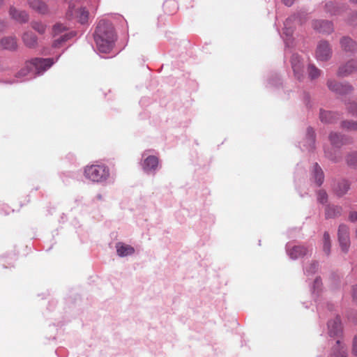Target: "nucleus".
Here are the masks:
<instances>
[{
	"instance_id": "obj_1",
	"label": "nucleus",
	"mask_w": 357,
	"mask_h": 357,
	"mask_svg": "<svg viewBox=\"0 0 357 357\" xmlns=\"http://www.w3.org/2000/svg\"><path fill=\"white\" fill-rule=\"evenodd\" d=\"M94 39L100 52H109L113 48L116 39L112 24L105 20H100L96 26Z\"/></svg>"
},
{
	"instance_id": "obj_2",
	"label": "nucleus",
	"mask_w": 357,
	"mask_h": 357,
	"mask_svg": "<svg viewBox=\"0 0 357 357\" xmlns=\"http://www.w3.org/2000/svg\"><path fill=\"white\" fill-rule=\"evenodd\" d=\"M84 175L92 182H102L109 176V168L105 165H91L85 167Z\"/></svg>"
},
{
	"instance_id": "obj_3",
	"label": "nucleus",
	"mask_w": 357,
	"mask_h": 357,
	"mask_svg": "<svg viewBox=\"0 0 357 357\" xmlns=\"http://www.w3.org/2000/svg\"><path fill=\"white\" fill-rule=\"evenodd\" d=\"M53 63L52 59L34 58L25 62V69L22 70L20 73L26 75L29 71H35L39 74L50 68Z\"/></svg>"
},
{
	"instance_id": "obj_4",
	"label": "nucleus",
	"mask_w": 357,
	"mask_h": 357,
	"mask_svg": "<svg viewBox=\"0 0 357 357\" xmlns=\"http://www.w3.org/2000/svg\"><path fill=\"white\" fill-rule=\"evenodd\" d=\"M333 51L330 44L325 40L320 41L317 45L315 56L318 61H326L332 56Z\"/></svg>"
},
{
	"instance_id": "obj_5",
	"label": "nucleus",
	"mask_w": 357,
	"mask_h": 357,
	"mask_svg": "<svg viewBox=\"0 0 357 357\" xmlns=\"http://www.w3.org/2000/svg\"><path fill=\"white\" fill-rule=\"evenodd\" d=\"M338 239L342 250L344 252H347L350 244L349 229L347 225H340L338 229Z\"/></svg>"
},
{
	"instance_id": "obj_6",
	"label": "nucleus",
	"mask_w": 357,
	"mask_h": 357,
	"mask_svg": "<svg viewBox=\"0 0 357 357\" xmlns=\"http://www.w3.org/2000/svg\"><path fill=\"white\" fill-rule=\"evenodd\" d=\"M75 6L71 3L69 4L68 10L66 13L68 18L75 17L78 22L81 24H84L88 21L89 19V11L85 8H81L79 10H76L75 13H73V8Z\"/></svg>"
},
{
	"instance_id": "obj_7",
	"label": "nucleus",
	"mask_w": 357,
	"mask_h": 357,
	"mask_svg": "<svg viewBox=\"0 0 357 357\" xmlns=\"http://www.w3.org/2000/svg\"><path fill=\"white\" fill-rule=\"evenodd\" d=\"M327 86L331 91L339 95L347 94L353 89L349 84H342L332 79L328 80Z\"/></svg>"
},
{
	"instance_id": "obj_8",
	"label": "nucleus",
	"mask_w": 357,
	"mask_h": 357,
	"mask_svg": "<svg viewBox=\"0 0 357 357\" xmlns=\"http://www.w3.org/2000/svg\"><path fill=\"white\" fill-rule=\"evenodd\" d=\"M310 252L309 248L305 245H294L287 249V254L292 259L303 257Z\"/></svg>"
},
{
	"instance_id": "obj_9",
	"label": "nucleus",
	"mask_w": 357,
	"mask_h": 357,
	"mask_svg": "<svg viewBox=\"0 0 357 357\" xmlns=\"http://www.w3.org/2000/svg\"><path fill=\"white\" fill-rule=\"evenodd\" d=\"M357 71V59H351L341 66L337 71L339 76L345 77Z\"/></svg>"
},
{
	"instance_id": "obj_10",
	"label": "nucleus",
	"mask_w": 357,
	"mask_h": 357,
	"mask_svg": "<svg viewBox=\"0 0 357 357\" xmlns=\"http://www.w3.org/2000/svg\"><path fill=\"white\" fill-rule=\"evenodd\" d=\"M349 187V183L344 179L335 181L332 185L333 192L338 197L345 195L348 192Z\"/></svg>"
},
{
	"instance_id": "obj_11",
	"label": "nucleus",
	"mask_w": 357,
	"mask_h": 357,
	"mask_svg": "<svg viewBox=\"0 0 357 357\" xmlns=\"http://www.w3.org/2000/svg\"><path fill=\"white\" fill-rule=\"evenodd\" d=\"M312 26L319 32L330 33L333 31V24L328 21L314 20Z\"/></svg>"
},
{
	"instance_id": "obj_12",
	"label": "nucleus",
	"mask_w": 357,
	"mask_h": 357,
	"mask_svg": "<svg viewBox=\"0 0 357 357\" xmlns=\"http://www.w3.org/2000/svg\"><path fill=\"white\" fill-rule=\"evenodd\" d=\"M9 15L20 23H25L29 20V15L25 11L17 10L14 6L10 7Z\"/></svg>"
},
{
	"instance_id": "obj_13",
	"label": "nucleus",
	"mask_w": 357,
	"mask_h": 357,
	"mask_svg": "<svg viewBox=\"0 0 357 357\" xmlns=\"http://www.w3.org/2000/svg\"><path fill=\"white\" fill-rule=\"evenodd\" d=\"M291 63L296 77L298 79H301L303 76V66L300 56L298 54H293L291 59Z\"/></svg>"
},
{
	"instance_id": "obj_14",
	"label": "nucleus",
	"mask_w": 357,
	"mask_h": 357,
	"mask_svg": "<svg viewBox=\"0 0 357 357\" xmlns=\"http://www.w3.org/2000/svg\"><path fill=\"white\" fill-rule=\"evenodd\" d=\"M0 47L3 50H15L17 47L16 38L8 36L1 38L0 40Z\"/></svg>"
},
{
	"instance_id": "obj_15",
	"label": "nucleus",
	"mask_w": 357,
	"mask_h": 357,
	"mask_svg": "<svg viewBox=\"0 0 357 357\" xmlns=\"http://www.w3.org/2000/svg\"><path fill=\"white\" fill-rule=\"evenodd\" d=\"M22 38L24 45L29 48H35L38 45L37 37L31 31L24 32Z\"/></svg>"
},
{
	"instance_id": "obj_16",
	"label": "nucleus",
	"mask_w": 357,
	"mask_h": 357,
	"mask_svg": "<svg viewBox=\"0 0 357 357\" xmlns=\"http://www.w3.org/2000/svg\"><path fill=\"white\" fill-rule=\"evenodd\" d=\"M340 45L344 52H354L357 51V43L349 37L342 38Z\"/></svg>"
},
{
	"instance_id": "obj_17",
	"label": "nucleus",
	"mask_w": 357,
	"mask_h": 357,
	"mask_svg": "<svg viewBox=\"0 0 357 357\" xmlns=\"http://www.w3.org/2000/svg\"><path fill=\"white\" fill-rule=\"evenodd\" d=\"M328 327L330 336H338L342 331L341 322L338 317L330 321Z\"/></svg>"
},
{
	"instance_id": "obj_18",
	"label": "nucleus",
	"mask_w": 357,
	"mask_h": 357,
	"mask_svg": "<svg viewBox=\"0 0 357 357\" xmlns=\"http://www.w3.org/2000/svg\"><path fill=\"white\" fill-rule=\"evenodd\" d=\"M312 179L314 180L317 186H320L324 182V172L317 163H315L313 166Z\"/></svg>"
},
{
	"instance_id": "obj_19",
	"label": "nucleus",
	"mask_w": 357,
	"mask_h": 357,
	"mask_svg": "<svg viewBox=\"0 0 357 357\" xmlns=\"http://www.w3.org/2000/svg\"><path fill=\"white\" fill-rule=\"evenodd\" d=\"M328 138L331 144L337 148H340L342 146L347 144V139L337 132H331Z\"/></svg>"
},
{
	"instance_id": "obj_20",
	"label": "nucleus",
	"mask_w": 357,
	"mask_h": 357,
	"mask_svg": "<svg viewBox=\"0 0 357 357\" xmlns=\"http://www.w3.org/2000/svg\"><path fill=\"white\" fill-rule=\"evenodd\" d=\"M319 117L324 123H333L339 119V115L335 112L321 109Z\"/></svg>"
},
{
	"instance_id": "obj_21",
	"label": "nucleus",
	"mask_w": 357,
	"mask_h": 357,
	"mask_svg": "<svg viewBox=\"0 0 357 357\" xmlns=\"http://www.w3.org/2000/svg\"><path fill=\"white\" fill-rule=\"evenodd\" d=\"M116 248L117 254L120 257H126L132 255L135 252V250L132 246L126 245L123 243H118Z\"/></svg>"
},
{
	"instance_id": "obj_22",
	"label": "nucleus",
	"mask_w": 357,
	"mask_h": 357,
	"mask_svg": "<svg viewBox=\"0 0 357 357\" xmlns=\"http://www.w3.org/2000/svg\"><path fill=\"white\" fill-rule=\"evenodd\" d=\"M28 3L31 8L37 12L45 14L47 12V6L40 0H28Z\"/></svg>"
},
{
	"instance_id": "obj_23",
	"label": "nucleus",
	"mask_w": 357,
	"mask_h": 357,
	"mask_svg": "<svg viewBox=\"0 0 357 357\" xmlns=\"http://www.w3.org/2000/svg\"><path fill=\"white\" fill-rule=\"evenodd\" d=\"M158 165V159L157 157L151 155L146 158L143 164V168L145 171L155 169Z\"/></svg>"
},
{
	"instance_id": "obj_24",
	"label": "nucleus",
	"mask_w": 357,
	"mask_h": 357,
	"mask_svg": "<svg viewBox=\"0 0 357 357\" xmlns=\"http://www.w3.org/2000/svg\"><path fill=\"white\" fill-rule=\"evenodd\" d=\"M342 208L338 206H328L326 208L325 215L326 218H333L340 215Z\"/></svg>"
},
{
	"instance_id": "obj_25",
	"label": "nucleus",
	"mask_w": 357,
	"mask_h": 357,
	"mask_svg": "<svg viewBox=\"0 0 357 357\" xmlns=\"http://www.w3.org/2000/svg\"><path fill=\"white\" fill-rule=\"evenodd\" d=\"M308 77L311 80L317 79L321 74V70L314 64H310L307 67Z\"/></svg>"
},
{
	"instance_id": "obj_26",
	"label": "nucleus",
	"mask_w": 357,
	"mask_h": 357,
	"mask_svg": "<svg viewBox=\"0 0 357 357\" xmlns=\"http://www.w3.org/2000/svg\"><path fill=\"white\" fill-rule=\"evenodd\" d=\"M325 8L326 12L331 13V15H339L342 11V7L336 5L333 2L327 3L325 6Z\"/></svg>"
},
{
	"instance_id": "obj_27",
	"label": "nucleus",
	"mask_w": 357,
	"mask_h": 357,
	"mask_svg": "<svg viewBox=\"0 0 357 357\" xmlns=\"http://www.w3.org/2000/svg\"><path fill=\"white\" fill-rule=\"evenodd\" d=\"M341 128L349 131H357V121H344L341 123Z\"/></svg>"
},
{
	"instance_id": "obj_28",
	"label": "nucleus",
	"mask_w": 357,
	"mask_h": 357,
	"mask_svg": "<svg viewBox=\"0 0 357 357\" xmlns=\"http://www.w3.org/2000/svg\"><path fill=\"white\" fill-rule=\"evenodd\" d=\"M323 241H324V251L326 255L330 254L331 251V239L330 236L328 232H324V236H323Z\"/></svg>"
},
{
	"instance_id": "obj_29",
	"label": "nucleus",
	"mask_w": 357,
	"mask_h": 357,
	"mask_svg": "<svg viewBox=\"0 0 357 357\" xmlns=\"http://www.w3.org/2000/svg\"><path fill=\"white\" fill-rule=\"evenodd\" d=\"M325 155L326 156L330 159L331 161L337 162L340 160V154L338 151H335V153H332L331 151L326 150L325 151Z\"/></svg>"
},
{
	"instance_id": "obj_30",
	"label": "nucleus",
	"mask_w": 357,
	"mask_h": 357,
	"mask_svg": "<svg viewBox=\"0 0 357 357\" xmlns=\"http://www.w3.org/2000/svg\"><path fill=\"white\" fill-rule=\"evenodd\" d=\"M346 161L348 165L357 167V152H353L347 155Z\"/></svg>"
},
{
	"instance_id": "obj_31",
	"label": "nucleus",
	"mask_w": 357,
	"mask_h": 357,
	"mask_svg": "<svg viewBox=\"0 0 357 357\" xmlns=\"http://www.w3.org/2000/svg\"><path fill=\"white\" fill-rule=\"evenodd\" d=\"M73 33L71 32L70 33H66L63 35H61L60 37H59L57 39H56L54 42V47H59V45L66 40H68L69 38H70L73 36Z\"/></svg>"
},
{
	"instance_id": "obj_32",
	"label": "nucleus",
	"mask_w": 357,
	"mask_h": 357,
	"mask_svg": "<svg viewBox=\"0 0 357 357\" xmlns=\"http://www.w3.org/2000/svg\"><path fill=\"white\" fill-rule=\"evenodd\" d=\"M31 27L40 34L44 33L46 30V26L38 22H33Z\"/></svg>"
},
{
	"instance_id": "obj_33",
	"label": "nucleus",
	"mask_w": 357,
	"mask_h": 357,
	"mask_svg": "<svg viewBox=\"0 0 357 357\" xmlns=\"http://www.w3.org/2000/svg\"><path fill=\"white\" fill-rule=\"evenodd\" d=\"M67 30V27L61 24H56L53 27L54 37Z\"/></svg>"
},
{
	"instance_id": "obj_34",
	"label": "nucleus",
	"mask_w": 357,
	"mask_h": 357,
	"mask_svg": "<svg viewBox=\"0 0 357 357\" xmlns=\"http://www.w3.org/2000/svg\"><path fill=\"white\" fill-rule=\"evenodd\" d=\"M328 199V195L326 191L320 190L317 192V200L321 204L326 203Z\"/></svg>"
},
{
	"instance_id": "obj_35",
	"label": "nucleus",
	"mask_w": 357,
	"mask_h": 357,
	"mask_svg": "<svg viewBox=\"0 0 357 357\" xmlns=\"http://www.w3.org/2000/svg\"><path fill=\"white\" fill-rule=\"evenodd\" d=\"M347 108L353 115L357 116V102H353L349 103Z\"/></svg>"
},
{
	"instance_id": "obj_36",
	"label": "nucleus",
	"mask_w": 357,
	"mask_h": 357,
	"mask_svg": "<svg viewBox=\"0 0 357 357\" xmlns=\"http://www.w3.org/2000/svg\"><path fill=\"white\" fill-rule=\"evenodd\" d=\"M318 267V264L317 262H313L310 265L309 268H306L305 271L309 274H313L316 272Z\"/></svg>"
},
{
	"instance_id": "obj_37",
	"label": "nucleus",
	"mask_w": 357,
	"mask_h": 357,
	"mask_svg": "<svg viewBox=\"0 0 357 357\" xmlns=\"http://www.w3.org/2000/svg\"><path fill=\"white\" fill-rule=\"evenodd\" d=\"M331 357H346V352L343 348H340L337 353H334Z\"/></svg>"
},
{
	"instance_id": "obj_38",
	"label": "nucleus",
	"mask_w": 357,
	"mask_h": 357,
	"mask_svg": "<svg viewBox=\"0 0 357 357\" xmlns=\"http://www.w3.org/2000/svg\"><path fill=\"white\" fill-rule=\"evenodd\" d=\"M356 12L354 13H352L349 17V18L348 19V23L351 25H356L357 24V17H354L353 16L354 14Z\"/></svg>"
},
{
	"instance_id": "obj_39",
	"label": "nucleus",
	"mask_w": 357,
	"mask_h": 357,
	"mask_svg": "<svg viewBox=\"0 0 357 357\" xmlns=\"http://www.w3.org/2000/svg\"><path fill=\"white\" fill-rule=\"evenodd\" d=\"M349 220L351 222H356L357 221V212L356 211H351L349 215Z\"/></svg>"
},
{
	"instance_id": "obj_40",
	"label": "nucleus",
	"mask_w": 357,
	"mask_h": 357,
	"mask_svg": "<svg viewBox=\"0 0 357 357\" xmlns=\"http://www.w3.org/2000/svg\"><path fill=\"white\" fill-rule=\"evenodd\" d=\"M307 135L310 137V140L312 142H314V130H312V128H309L307 129Z\"/></svg>"
},
{
	"instance_id": "obj_41",
	"label": "nucleus",
	"mask_w": 357,
	"mask_h": 357,
	"mask_svg": "<svg viewBox=\"0 0 357 357\" xmlns=\"http://www.w3.org/2000/svg\"><path fill=\"white\" fill-rule=\"evenodd\" d=\"M321 284V282L320 279L317 278L314 282V289L315 290L316 289H317V290H319Z\"/></svg>"
},
{
	"instance_id": "obj_42",
	"label": "nucleus",
	"mask_w": 357,
	"mask_h": 357,
	"mask_svg": "<svg viewBox=\"0 0 357 357\" xmlns=\"http://www.w3.org/2000/svg\"><path fill=\"white\" fill-rule=\"evenodd\" d=\"M353 352L355 356H357V336L354 337V345H353Z\"/></svg>"
},
{
	"instance_id": "obj_43",
	"label": "nucleus",
	"mask_w": 357,
	"mask_h": 357,
	"mask_svg": "<svg viewBox=\"0 0 357 357\" xmlns=\"http://www.w3.org/2000/svg\"><path fill=\"white\" fill-rule=\"evenodd\" d=\"M352 295H353V298H354V300L355 301V302L357 303V285L356 286H354L353 287V293H352Z\"/></svg>"
},
{
	"instance_id": "obj_44",
	"label": "nucleus",
	"mask_w": 357,
	"mask_h": 357,
	"mask_svg": "<svg viewBox=\"0 0 357 357\" xmlns=\"http://www.w3.org/2000/svg\"><path fill=\"white\" fill-rule=\"evenodd\" d=\"M295 0H282V1L287 6H291Z\"/></svg>"
},
{
	"instance_id": "obj_45",
	"label": "nucleus",
	"mask_w": 357,
	"mask_h": 357,
	"mask_svg": "<svg viewBox=\"0 0 357 357\" xmlns=\"http://www.w3.org/2000/svg\"><path fill=\"white\" fill-rule=\"evenodd\" d=\"M6 26V24L3 22H0V30H3L4 27Z\"/></svg>"
},
{
	"instance_id": "obj_46",
	"label": "nucleus",
	"mask_w": 357,
	"mask_h": 357,
	"mask_svg": "<svg viewBox=\"0 0 357 357\" xmlns=\"http://www.w3.org/2000/svg\"><path fill=\"white\" fill-rule=\"evenodd\" d=\"M349 1H350L351 3H353L357 4V0H349Z\"/></svg>"
},
{
	"instance_id": "obj_47",
	"label": "nucleus",
	"mask_w": 357,
	"mask_h": 357,
	"mask_svg": "<svg viewBox=\"0 0 357 357\" xmlns=\"http://www.w3.org/2000/svg\"><path fill=\"white\" fill-rule=\"evenodd\" d=\"M3 0H0V6H1L3 5Z\"/></svg>"
},
{
	"instance_id": "obj_48",
	"label": "nucleus",
	"mask_w": 357,
	"mask_h": 357,
	"mask_svg": "<svg viewBox=\"0 0 357 357\" xmlns=\"http://www.w3.org/2000/svg\"><path fill=\"white\" fill-rule=\"evenodd\" d=\"M336 343H337V344H339L340 343V340H337L336 341Z\"/></svg>"
},
{
	"instance_id": "obj_49",
	"label": "nucleus",
	"mask_w": 357,
	"mask_h": 357,
	"mask_svg": "<svg viewBox=\"0 0 357 357\" xmlns=\"http://www.w3.org/2000/svg\"><path fill=\"white\" fill-rule=\"evenodd\" d=\"M353 16H354V17H357V11L354 14V15H353Z\"/></svg>"
}]
</instances>
